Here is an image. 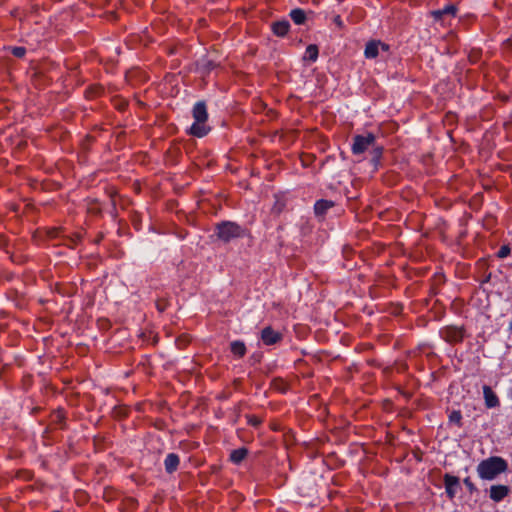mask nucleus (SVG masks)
<instances>
[{
	"mask_svg": "<svg viewBox=\"0 0 512 512\" xmlns=\"http://www.w3.org/2000/svg\"><path fill=\"white\" fill-rule=\"evenodd\" d=\"M440 333L442 338L450 343L461 342L464 337V331L462 328L459 327H445L440 331Z\"/></svg>",
	"mask_w": 512,
	"mask_h": 512,
	"instance_id": "nucleus-5",
	"label": "nucleus"
},
{
	"mask_svg": "<svg viewBox=\"0 0 512 512\" xmlns=\"http://www.w3.org/2000/svg\"><path fill=\"white\" fill-rule=\"evenodd\" d=\"M217 238L225 243L244 235L243 228L235 222L224 221L216 225Z\"/></svg>",
	"mask_w": 512,
	"mask_h": 512,
	"instance_id": "nucleus-4",
	"label": "nucleus"
},
{
	"mask_svg": "<svg viewBox=\"0 0 512 512\" xmlns=\"http://www.w3.org/2000/svg\"><path fill=\"white\" fill-rule=\"evenodd\" d=\"M380 50L388 51L389 46L381 41L372 40L366 44L364 55L368 59H373L378 56Z\"/></svg>",
	"mask_w": 512,
	"mask_h": 512,
	"instance_id": "nucleus-7",
	"label": "nucleus"
},
{
	"mask_svg": "<svg viewBox=\"0 0 512 512\" xmlns=\"http://www.w3.org/2000/svg\"><path fill=\"white\" fill-rule=\"evenodd\" d=\"M230 348H231V352L241 358L245 355L246 353V346L244 344V342L242 341H233L231 344H230Z\"/></svg>",
	"mask_w": 512,
	"mask_h": 512,
	"instance_id": "nucleus-15",
	"label": "nucleus"
},
{
	"mask_svg": "<svg viewBox=\"0 0 512 512\" xmlns=\"http://www.w3.org/2000/svg\"><path fill=\"white\" fill-rule=\"evenodd\" d=\"M333 206L332 201L328 200H318L314 205V211L315 214L318 216L324 215L328 209H330Z\"/></svg>",
	"mask_w": 512,
	"mask_h": 512,
	"instance_id": "nucleus-13",
	"label": "nucleus"
},
{
	"mask_svg": "<svg viewBox=\"0 0 512 512\" xmlns=\"http://www.w3.org/2000/svg\"><path fill=\"white\" fill-rule=\"evenodd\" d=\"M372 150L373 160H378L382 155V148L376 144V137L372 133L366 135H355L351 151L354 155L359 156L366 151Z\"/></svg>",
	"mask_w": 512,
	"mask_h": 512,
	"instance_id": "nucleus-2",
	"label": "nucleus"
},
{
	"mask_svg": "<svg viewBox=\"0 0 512 512\" xmlns=\"http://www.w3.org/2000/svg\"><path fill=\"white\" fill-rule=\"evenodd\" d=\"M508 469L507 461L500 456H491L482 460L476 468L479 478L492 481Z\"/></svg>",
	"mask_w": 512,
	"mask_h": 512,
	"instance_id": "nucleus-1",
	"label": "nucleus"
},
{
	"mask_svg": "<svg viewBox=\"0 0 512 512\" xmlns=\"http://www.w3.org/2000/svg\"><path fill=\"white\" fill-rule=\"evenodd\" d=\"M194 123L190 127L188 133L195 137H204L210 131L206 122L208 120V112L204 102H197L192 109Z\"/></svg>",
	"mask_w": 512,
	"mask_h": 512,
	"instance_id": "nucleus-3",
	"label": "nucleus"
},
{
	"mask_svg": "<svg viewBox=\"0 0 512 512\" xmlns=\"http://www.w3.org/2000/svg\"><path fill=\"white\" fill-rule=\"evenodd\" d=\"M483 396L487 408H495L500 405L498 396L495 394V392L491 389L490 386H483Z\"/></svg>",
	"mask_w": 512,
	"mask_h": 512,
	"instance_id": "nucleus-11",
	"label": "nucleus"
},
{
	"mask_svg": "<svg viewBox=\"0 0 512 512\" xmlns=\"http://www.w3.org/2000/svg\"><path fill=\"white\" fill-rule=\"evenodd\" d=\"M509 330H510V332L512 333V321H511V322H510V324H509Z\"/></svg>",
	"mask_w": 512,
	"mask_h": 512,
	"instance_id": "nucleus-23",
	"label": "nucleus"
},
{
	"mask_svg": "<svg viewBox=\"0 0 512 512\" xmlns=\"http://www.w3.org/2000/svg\"><path fill=\"white\" fill-rule=\"evenodd\" d=\"M246 456H247V449L239 448V449H235L231 452L230 460L235 464H239L240 462H242L245 459Z\"/></svg>",
	"mask_w": 512,
	"mask_h": 512,
	"instance_id": "nucleus-16",
	"label": "nucleus"
},
{
	"mask_svg": "<svg viewBox=\"0 0 512 512\" xmlns=\"http://www.w3.org/2000/svg\"><path fill=\"white\" fill-rule=\"evenodd\" d=\"M26 49L24 47H14L12 48V54L15 57L21 58L25 55Z\"/></svg>",
	"mask_w": 512,
	"mask_h": 512,
	"instance_id": "nucleus-22",
	"label": "nucleus"
},
{
	"mask_svg": "<svg viewBox=\"0 0 512 512\" xmlns=\"http://www.w3.org/2000/svg\"><path fill=\"white\" fill-rule=\"evenodd\" d=\"M261 339L265 345H273L281 339V334L271 327H265L261 332Z\"/></svg>",
	"mask_w": 512,
	"mask_h": 512,
	"instance_id": "nucleus-9",
	"label": "nucleus"
},
{
	"mask_svg": "<svg viewBox=\"0 0 512 512\" xmlns=\"http://www.w3.org/2000/svg\"><path fill=\"white\" fill-rule=\"evenodd\" d=\"M511 252V249L508 245H503L498 250L497 256L501 259L506 258Z\"/></svg>",
	"mask_w": 512,
	"mask_h": 512,
	"instance_id": "nucleus-20",
	"label": "nucleus"
},
{
	"mask_svg": "<svg viewBox=\"0 0 512 512\" xmlns=\"http://www.w3.org/2000/svg\"><path fill=\"white\" fill-rule=\"evenodd\" d=\"M291 19L294 21L295 24H302L304 23L306 19V15L303 10L301 9H294L290 13Z\"/></svg>",
	"mask_w": 512,
	"mask_h": 512,
	"instance_id": "nucleus-18",
	"label": "nucleus"
},
{
	"mask_svg": "<svg viewBox=\"0 0 512 512\" xmlns=\"http://www.w3.org/2000/svg\"><path fill=\"white\" fill-rule=\"evenodd\" d=\"M449 421L456 424L458 427L462 425V414L459 410H454L449 415Z\"/></svg>",
	"mask_w": 512,
	"mask_h": 512,
	"instance_id": "nucleus-19",
	"label": "nucleus"
},
{
	"mask_svg": "<svg viewBox=\"0 0 512 512\" xmlns=\"http://www.w3.org/2000/svg\"><path fill=\"white\" fill-rule=\"evenodd\" d=\"M318 58V48L316 45H309L306 48L304 59L311 62H315Z\"/></svg>",
	"mask_w": 512,
	"mask_h": 512,
	"instance_id": "nucleus-17",
	"label": "nucleus"
},
{
	"mask_svg": "<svg viewBox=\"0 0 512 512\" xmlns=\"http://www.w3.org/2000/svg\"><path fill=\"white\" fill-rule=\"evenodd\" d=\"M463 483L464 485L466 486V488L468 489V491L470 493H473L477 490L475 484L471 481L470 477H466L464 480H463Z\"/></svg>",
	"mask_w": 512,
	"mask_h": 512,
	"instance_id": "nucleus-21",
	"label": "nucleus"
},
{
	"mask_svg": "<svg viewBox=\"0 0 512 512\" xmlns=\"http://www.w3.org/2000/svg\"><path fill=\"white\" fill-rule=\"evenodd\" d=\"M289 27L290 25L288 21H278L272 25L273 32L277 36L286 35L288 33Z\"/></svg>",
	"mask_w": 512,
	"mask_h": 512,
	"instance_id": "nucleus-14",
	"label": "nucleus"
},
{
	"mask_svg": "<svg viewBox=\"0 0 512 512\" xmlns=\"http://www.w3.org/2000/svg\"><path fill=\"white\" fill-rule=\"evenodd\" d=\"M165 469L168 473H173L174 471H176V469L178 468V465H179V457L178 455L174 454V453H170L166 456V459H165Z\"/></svg>",
	"mask_w": 512,
	"mask_h": 512,
	"instance_id": "nucleus-12",
	"label": "nucleus"
},
{
	"mask_svg": "<svg viewBox=\"0 0 512 512\" xmlns=\"http://www.w3.org/2000/svg\"><path fill=\"white\" fill-rule=\"evenodd\" d=\"M510 493V488L506 485H492L489 489V497L494 502H501Z\"/></svg>",
	"mask_w": 512,
	"mask_h": 512,
	"instance_id": "nucleus-8",
	"label": "nucleus"
},
{
	"mask_svg": "<svg viewBox=\"0 0 512 512\" xmlns=\"http://www.w3.org/2000/svg\"><path fill=\"white\" fill-rule=\"evenodd\" d=\"M457 8L455 5H448L443 9L432 11L431 14L436 21H444L446 17L453 18L456 16Z\"/></svg>",
	"mask_w": 512,
	"mask_h": 512,
	"instance_id": "nucleus-10",
	"label": "nucleus"
},
{
	"mask_svg": "<svg viewBox=\"0 0 512 512\" xmlns=\"http://www.w3.org/2000/svg\"><path fill=\"white\" fill-rule=\"evenodd\" d=\"M443 479L447 497L452 500L460 489L459 478L450 474H445Z\"/></svg>",
	"mask_w": 512,
	"mask_h": 512,
	"instance_id": "nucleus-6",
	"label": "nucleus"
}]
</instances>
